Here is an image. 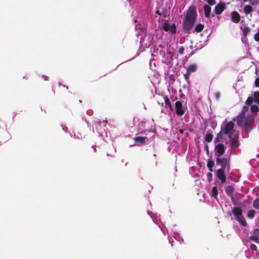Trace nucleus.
<instances>
[{"label": "nucleus", "mask_w": 259, "mask_h": 259, "mask_svg": "<svg viewBox=\"0 0 259 259\" xmlns=\"http://www.w3.org/2000/svg\"><path fill=\"white\" fill-rule=\"evenodd\" d=\"M196 11L194 6H191L187 13L183 24L184 31L188 33L192 28L195 21Z\"/></svg>", "instance_id": "obj_1"}, {"label": "nucleus", "mask_w": 259, "mask_h": 259, "mask_svg": "<svg viewBox=\"0 0 259 259\" xmlns=\"http://www.w3.org/2000/svg\"><path fill=\"white\" fill-rule=\"evenodd\" d=\"M254 115L252 114H247V116L243 114H239L237 117V122L239 126L246 128L247 132H250L253 123Z\"/></svg>", "instance_id": "obj_2"}, {"label": "nucleus", "mask_w": 259, "mask_h": 259, "mask_svg": "<svg viewBox=\"0 0 259 259\" xmlns=\"http://www.w3.org/2000/svg\"><path fill=\"white\" fill-rule=\"evenodd\" d=\"M234 123L232 121H230L226 124L224 128H222L221 132H223L226 135H228L229 138L234 137V136L238 135V133L234 129Z\"/></svg>", "instance_id": "obj_3"}, {"label": "nucleus", "mask_w": 259, "mask_h": 259, "mask_svg": "<svg viewBox=\"0 0 259 259\" xmlns=\"http://www.w3.org/2000/svg\"><path fill=\"white\" fill-rule=\"evenodd\" d=\"M233 213L235 217V219L243 226L246 225V222L242 216V211L241 209L238 207H234L232 210Z\"/></svg>", "instance_id": "obj_4"}, {"label": "nucleus", "mask_w": 259, "mask_h": 259, "mask_svg": "<svg viewBox=\"0 0 259 259\" xmlns=\"http://www.w3.org/2000/svg\"><path fill=\"white\" fill-rule=\"evenodd\" d=\"M175 108L177 114L178 116H182L185 113L187 108L183 105L181 101H178L175 103Z\"/></svg>", "instance_id": "obj_5"}, {"label": "nucleus", "mask_w": 259, "mask_h": 259, "mask_svg": "<svg viewBox=\"0 0 259 259\" xmlns=\"http://www.w3.org/2000/svg\"><path fill=\"white\" fill-rule=\"evenodd\" d=\"M161 26L165 31H169L172 34L175 33L176 32V26L175 24H170L168 22H165L162 24Z\"/></svg>", "instance_id": "obj_6"}, {"label": "nucleus", "mask_w": 259, "mask_h": 259, "mask_svg": "<svg viewBox=\"0 0 259 259\" xmlns=\"http://www.w3.org/2000/svg\"><path fill=\"white\" fill-rule=\"evenodd\" d=\"M225 151V147L222 143H218L215 146V155L217 157L221 156Z\"/></svg>", "instance_id": "obj_7"}, {"label": "nucleus", "mask_w": 259, "mask_h": 259, "mask_svg": "<svg viewBox=\"0 0 259 259\" xmlns=\"http://www.w3.org/2000/svg\"><path fill=\"white\" fill-rule=\"evenodd\" d=\"M239 137V134L236 136H234V137L229 138L231 140V142L230 143L231 146V151H233L236 147L238 146V139Z\"/></svg>", "instance_id": "obj_8"}, {"label": "nucleus", "mask_w": 259, "mask_h": 259, "mask_svg": "<svg viewBox=\"0 0 259 259\" xmlns=\"http://www.w3.org/2000/svg\"><path fill=\"white\" fill-rule=\"evenodd\" d=\"M216 162L218 165H220L222 167V169H225L227 164V159L225 158H222L220 157H217Z\"/></svg>", "instance_id": "obj_9"}, {"label": "nucleus", "mask_w": 259, "mask_h": 259, "mask_svg": "<svg viewBox=\"0 0 259 259\" xmlns=\"http://www.w3.org/2000/svg\"><path fill=\"white\" fill-rule=\"evenodd\" d=\"M250 239L259 244V229H255L250 237Z\"/></svg>", "instance_id": "obj_10"}, {"label": "nucleus", "mask_w": 259, "mask_h": 259, "mask_svg": "<svg viewBox=\"0 0 259 259\" xmlns=\"http://www.w3.org/2000/svg\"><path fill=\"white\" fill-rule=\"evenodd\" d=\"M217 177L221 181V183L223 184L226 181V176L222 169H219L217 170Z\"/></svg>", "instance_id": "obj_11"}, {"label": "nucleus", "mask_w": 259, "mask_h": 259, "mask_svg": "<svg viewBox=\"0 0 259 259\" xmlns=\"http://www.w3.org/2000/svg\"><path fill=\"white\" fill-rule=\"evenodd\" d=\"M231 20L234 23H238L240 21V15L236 11H233L231 13Z\"/></svg>", "instance_id": "obj_12"}, {"label": "nucleus", "mask_w": 259, "mask_h": 259, "mask_svg": "<svg viewBox=\"0 0 259 259\" xmlns=\"http://www.w3.org/2000/svg\"><path fill=\"white\" fill-rule=\"evenodd\" d=\"M224 9V6L222 4L217 5L214 8L215 13L217 15L222 14Z\"/></svg>", "instance_id": "obj_13"}, {"label": "nucleus", "mask_w": 259, "mask_h": 259, "mask_svg": "<svg viewBox=\"0 0 259 259\" xmlns=\"http://www.w3.org/2000/svg\"><path fill=\"white\" fill-rule=\"evenodd\" d=\"M134 140L135 142H136L138 144H143L145 142L146 140H147V138L139 136V137L134 138Z\"/></svg>", "instance_id": "obj_14"}, {"label": "nucleus", "mask_w": 259, "mask_h": 259, "mask_svg": "<svg viewBox=\"0 0 259 259\" xmlns=\"http://www.w3.org/2000/svg\"><path fill=\"white\" fill-rule=\"evenodd\" d=\"M204 15L206 18H208L210 16L211 8L210 6L207 5H205L203 6Z\"/></svg>", "instance_id": "obj_15"}, {"label": "nucleus", "mask_w": 259, "mask_h": 259, "mask_svg": "<svg viewBox=\"0 0 259 259\" xmlns=\"http://www.w3.org/2000/svg\"><path fill=\"white\" fill-rule=\"evenodd\" d=\"M197 69V66L195 64H190L186 68L187 71L191 73L196 71Z\"/></svg>", "instance_id": "obj_16"}, {"label": "nucleus", "mask_w": 259, "mask_h": 259, "mask_svg": "<svg viewBox=\"0 0 259 259\" xmlns=\"http://www.w3.org/2000/svg\"><path fill=\"white\" fill-rule=\"evenodd\" d=\"M252 11V8L250 5L245 6L244 7L243 12L246 14L247 15L250 13Z\"/></svg>", "instance_id": "obj_17"}, {"label": "nucleus", "mask_w": 259, "mask_h": 259, "mask_svg": "<svg viewBox=\"0 0 259 259\" xmlns=\"http://www.w3.org/2000/svg\"><path fill=\"white\" fill-rule=\"evenodd\" d=\"M211 195L214 198H216L217 197L218 195V191L217 187L216 186H214L212 187Z\"/></svg>", "instance_id": "obj_18"}, {"label": "nucleus", "mask_w": 259, "mask_h": 259, "mask_svg": "<svg viewBox=\"0 0 259 259\" xmlns=\"http://www.w3.org/2000/svg\"><path fill=\"white\" fill-rule=\"evenodd\" d=\"M225 191L228 195H231L233 192V188L230 186H227L225 188Z\"/></svg>", "instance_id": "obj_19"}, {"label": "nucleus", "mask_w": 259, "mask_h": 259, "mask_svg": "<svg viewBox=\"0 0 259 259\" xmlns=\"http://www.w3.org/2000/svg\"><path fill=\"white\" fill-rule=\"evenodd\" d=\"M204 28V25L202 24H198L196 25L195 28V30L196 31L199 32L201 31Z\"/></svg>", "instance_id": "obj_20"}, {"label": "nucleus", "mask_w": 259, "mask_h": 259, "mask_svg": "<svg viewBox=\"0 0 259 259\" xmlns=\"http://www.w3.org/2000/svg\"><path fill=\"white\" fill-rule=\"evenodd\" d=\"M213 136L210 133H207L205 136V140L207 142H210L212 140Z\"/></svg>", "instance_id": "obj_21"}, {"label": "nucleus", "mask_w": 259, "mask_h": 259, "mask_svg": "<svg viewBox=\"0 0 259 259\" xmlns=\"http://www.w3.org/2000/svg\"><path fill=\"white\" fill-rule=\"evenodd\" d=\"M253 206L255 208L259 209V197L254 200Z\"/></svg>", "instance_id": "obj_22"}, {"label": "nucleus", "mask_w": 259, "mask_h": 259, "mask_svg": "<svg viewBox=\"0 0 259 259\" xmlns=\"http://www.w3.org/2000/svg\"><path fill=\"white\" fill-rule=\"evenodd\" d=\"M254 101L259 105V92H255L253 94Z\"/></svg>", "instance_id": "obj_23"}, {"label": "nucleus", "mask_w": 259, "mask_h": 259, "mask_svg": "<svg viewBox=\"0 0 259 259\" xmlns=\"http://www.w3.org/2000/svg\"><path fill=\"white\" fill-rule=\"evenodd\" d=\"M164 101L165 104L167 105L170 109H172V106L170 104V100L167 97L164 98Z\"/></svg>", "instance_id": "obj_24"}, {"label": "nucleus", "mask_w": 259, "mask_h": 259, "mask_svg": "<svg viewBox=\"0 0 259 259\" xmlns=\"http://www.w3.org/2000/svg\"><path fill=\"white\" fill-rule=\"evenodd\" d=\"M254 214H255V211L254 210H250L248 212L247 217L248 218L251 219L254 217Z\"/></svg>", "instance_id": "obj_25"}, {"label": "nucleus", "mask_w": 259, "mask_h": 259, "mask_svg": "<svg viewBox=\"0 0 259 259\" xmlns=\"http://www.w3.org/2000/svg\"><path fill=\"white\" fill-rule=\"evenodd\" d=\"M250 109L252 112L255 113L258 110V107L256 105H252Z\"/></svg>", "instance_id": "obj_26"}, {"label": "nucleus", "mask_w": 259, "mask_h": 259, "mask_svg": "<svg viewBox=\"0 0 259 259\" xmlns=\"http://www.w3.org/2000/svg\"><path fill=\"white\" fill-rule=\"evenodd\" d=\"M248 107L247 106H244L243 107L242 112L240 114L246 115V112L248 111Z\"/></svg>", "instance_id": "obj_27"}, {"label": "nucleus", "mask_w": 259, "mask_h": 259, "mask_svg": "<svg viewBox=\"0 0 259 259\" xmlns=\"http://www.w3.org/2000/svg\"><path fill=\"white\" fill-rule=\"evenodd\" d=\"M5 136L6 137L5 139H4L5 142L9 140L11 138L10 135L8 132L5 131Z\"/></svg>", "instance_id": "obj_28"}, {"label": "nucleus", "mask_w": 259, "mask_h": 259, "mask_svg": "<svg viewBox=\"0 0 259 259\" xmlns=\"http://www.w3.org/2000/svg\"><path fill=\"white\" fill-rule=\"evenodd\" d=\"M207 180L208 181L210 182L212 181V175L211 172H208L207 173Z\"/></svg>", "instance_id": "obj_29"}, {"label": "nucleus", "mask_w": 259, "mask_h": 259, "mask_svg": "<svg viewBox=\"0 0 259 259\" xmlns=\"http://www.w3.org/2000/svg\"><path fill=\"white\" fill-rule=\"evenodd\" d=\"M167 60L169 59H171L172 56H173V54L172 53H171L170 51H167Z\"/></svg>", "instance_id": "obj_30"}, {"label": "nucleus", "mask_w": 259, "mask_h": 259, "mask_svg": "<svg viewBox=\"0 0 259 259\" xmlns=\"http://www.w3.org/2000/svg\"><path fill=\"white\" fill-rule=\"evenodd\" d=\"M207 167H208V169H209L210 171H212V170H213V168H212V167H213V163H210V162H208L207 163Z\"/></svg>", "instance_id": "obj_31"}, {"label": "nucleus", "mask_w": 259, "mask_h": 259, "mask_svg": "<svg viewBox=\"0 0 259 259\" xmlns=\"http://www.w3.org/2000/svg\"><path fill=\"white\" fill-rule=\"evenodd\" d=\"M254 39L255 41H259V32H257L256 34H255L254 36Z\"/></svg>", "instance_id": "obj_32"}, {"label": "nucleus", "mask_w": 259, "mask_h": 259, "mask_svg": "<svg viewBox=\"0 0 259 259\" xmlns=\"http://www.w3.org/2000/svg\"><path fill=\"white\" fill-rule=\"evenodd\" d=\"M191 74V73L188 72L187 71V72L184 74V77L185 78L186 80H188L189 76H190V74Z\"/></svg>", "instance_id": "obj_33"}, {"label": "nucleus", "mask_w": 259, "mask_h": 259, "mask_svg": "<svg viewBox=\"0 0 259 259\" xmlns=\"http://www.w3.org/2000/svg\"><path fill=\"white\" fill-rule=\"evenodd\" d=\"M249 29L248 28H245L243 30V34L244 35H246L249 32Z\"/></svg>", "instance_id": "obj_34"}, {"label": "nucleus", "mask_w": 259, "mask_h": 259, "mask_svg": "<svg viewBox=\"0 0 259 259\" xmlns=\"http://www.w3.org/2000/svg\"><path fill=\"white\" fill-rule=\"evenodd\" d=\"M5 126L6 125L4 122L1 119H0V128H4V126Z\"/></svg>", "instance_id": "obj_35"}, {"label": "nucleus", "mask_w": 259, "mask_h": 259, "mask_svg": "<svg viewBox=\"0 0 259 259\" xmlns=\"http://www.w3.org/2000/svg\"><path fill=\"white\" fill-rule=\"evenodd\" d=\"M250 247L253 250H255V251L257 250V247H256V246L255 245L253 244H251Z\"/></svg>", "instance_id": "obj_36"}, {"label": "nucleus", "mask_w": 259, "mask_h": 259, "mask_svg": "<svg viewBox=\"0 0 259 259\" xmlns=\"http://www.w3.org/2000/svg\"><path fill=\"white\" fill-rule=\"evenodd\" d=\"M246 102L248 104H250L252 102V98L251 97H248L246 100Z\"/></svg>", "instance_id": "obj_37"}, {"label": "nucleus", "mask_w": 259, "mask_h": 259, "mask_svg": "<svg viewBox=\"0 0 259 259\" xmlns=\"http://www.w3.org/2000/svg\"><path fill=\"white\" fill-rule=\"evenodd\" d=\"M184 52V48L183 47H181L180 49H179V53L180 54H183Z\"/></svg>", "instance_id": "obj_38"}, {"label": "nucleus", "mask_w": 259, "mask_h": 259, "mask_svg": "<svg viewBox=\"0 0 259 259\" xmlns=\"http://www.w3.org/2000/svg\"><path fill=\"white\" fill-rule=\"evenodd\" d=\"M207 3L210 5L215 4V0H207Z\"/></svg>", "instance_id": "obj_39"}, {"label": "nucleus", "mask_w": 259, "mask_h": 259, "mask_svg": "<svg viewBox=\"0 0 259 259\" xmlns=\"http://www.w3.org/2000/svg\"><path fill=\"white\" fill-rule=\"evenodd\" d=\"M254 83L255 86H256L257 87H259V78H257L255 79Z\"/></svg>", "instance_id": "obj_40"}, {"label": "nucleus", "mask_w": 259, "mask_h": 259, "mask_svg": "<svg viewBox=\"0 0 259 259\" xmlns=\"http://www.w3.org/2000/svg\"><path fill=\"white\" fill-rule=\"evenodd\" d=\"M41 78L43 79L45 81L49 80V77L48 76L44 75L41 76Z\"/></svg>", "instance_id": "obj_41"}, {"label": "nucleus", "mask_w": 259, "mask_h": 259, "mask_svg": "<svg viewBox=\"0 0 259 259\" xmlns=\"http://www.w3.org/2000/svg\"><path fill=\"white\" fill-rule=\"evenodd\" d=\"M252 5H255L257 4L256 0H249Z\"/></svg>", "instance_id": "obj_42"}, {"label": "nucleus", "mask_w": 259, "mask_h": 259, "mask_svg": "<svg viewBox=\"0 0 259 259\" xmlns=\"http://www.w3.org/2000/svg\"><path fill=\"white\" fill-rule=\"evenodd\" d=\"M160 55H161L163 57H164L165 56V52L163 51H160Z\"/></svg>", "instance_id": "obj_43"}, {"label": "nucleus", "mask_w": 259, "mask_h": 259, "mask_svg": "<svg viewBox=\"0 0 259 259\" xmlns=\"http://www.w3.org/2000/svg\"><path fill=\"white\" fill-rule=\"evenodd\" d=\"M215 96L217 98H219L220 96V94L219 93H217L215 94Z\"/></svg>", "instance_id": "obj_44"}, {"label": "nucleus", "mask_w": 259, "mask_h": 259, "mask_svg": "<svg viewBox=\"0 0 259 259\" xmlns=\"http://www.w3.org/2000/svg\"><path fill=\"white\" fill-rule=\"evenodd\" d=\"M103 122L104 123V125H105L107 123V121L106 120H104L103 121Z\"/></svg>", "instance_id": "obj_45"}, {"label": "nucleus", "mask_w": 259, "mask_h": 259, "mask_svg": "<svg viewBox=\"0 0 259 259\" xmlns=\"http://www.w3.org/2000/svg\"><path fill=\"white\" fill-rule=\"evenodd\" d=\"M63 130H64L66 132H67V128L65 127V128H64V127H62Z\"/></svg>", "instance_id": "obj_46"}, {"label": "nucleus", "mask_w": 259, "mask_h": 259, "mask_svg": "<svg viewBox=\"0 0 259 259\" xmlns=\"http://www.w3.org/2000/svg\"><path fill=\"white\" fill-rule=\"evenodd\" d=\"M156 14H158V15H160V13L159 12V11H157L156 12Z\"/></svg>", "instance_id": "obj_47"}, {"label": "nucleus", "mask_w": 259, "mask_h": 259, "mask_svg": "<svg viewBox=\"0 0 259 259\" xmlns=\"http://www.w3.org/2000/svg\"><path fill=\"white\" fill-rule=\"evenodd\" d=\"M16 115V114L14 115V116H13V120H14V117H15V116Z\"/></svg>", "instance_id": "obj_48"}, {"label": "nucleus", "mask_w": 259, "mask_h": 259, "mask_svg": "<svg viewBox=\"0 0 259 259\" xmlns=\"http://www.w3.org/2000/svg\"><path fill=\"white\" fill-rule=\"evenodd\" d=\"M244 2H247V0H243Z\"/></svg>", "instance_id": "obj_49"}]
</instances>
